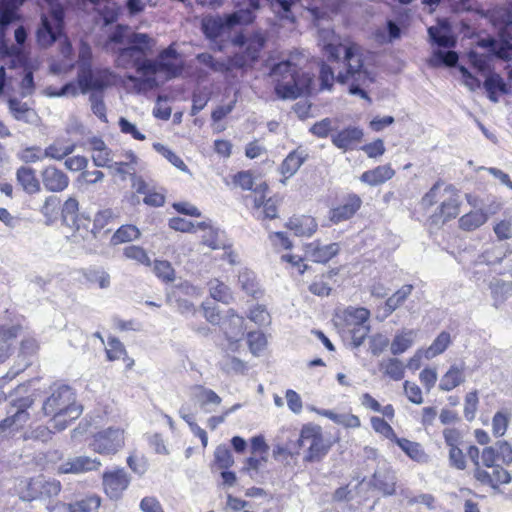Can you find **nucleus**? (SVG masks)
Wrapping results in <instances>:
<instances>
[{
	"label": "nucleus",
	"instance_id": "f257e3e1",
	"mask_svg": "<svg viewBox=\"0 0 512 512\" xmlns=\"http://www.w3.org/2000/svg\"><path fill=\"white\" fill-rule=\"evenodd\" d=\"M156 40L147 33L134 32L126 38L125 47H113L115 64L119 68H135L140 75L165 74L167 79L178 77L183 71V65L177 63L179 53L171 44L163 49L156 59H149L153 52Z\"/></svg>",
	"mask_w": 512,
	"mask_h": 512
},
{
	"label": "nucleus",
	"instance_id": "f03ea898",
	"mask_svg": "<svg viewBox=\"0 0 512 512\" xmlns=\"http://www.w3.org/2000/svg\"><path fill=\"white\" fill-rule=\"evenodd\" d=\"M343 69L336 75V81L340 84L349 83V93L358 95L370 101L367 92L363 89L373 82L372 73L364 66L363 48L354 42L344 41V48L341 50L340 60Z\"/></svg>",
	"mask_w": 512,
	"mask_h": 512
},
{
	"label": "nucleus",
	"instance_id": "7ed1b4c3",
	"mask_svg": "<svg viewBox=\"0 0 512 512\" xmlns=\"http://www.w3.org/2000/svg\"><path fill=\"white\" fill-rule=\"evenodd\" d=\"M42 411L46 416H52L53 427L62 431L80 417L82 406L77 403L74 389L60 384L50 388V395L43 402Z\"/></svg>",
	"mask_w": 512,
	"mask_h": 512
},
{
	"label": "nucleus",
	"instance_id": "20e7f679",
	"mask_svg": "<svg viewBox=\"0 0 512 512\" xmlns=\"http://www.w3.org/2000/svg\"><path fill=\"white\" fill-rule=\"evenodd\" d=\"M236 11L224 16L207 15L201 21V28L208 39L214 40L229 32L238 24H249L259 9V0H234Z\"/></svg>",
	"mask_w": 512,
	"mask_h": 512
},
{
	"label": "nucleus",
	"instance_id": "39448f33",
	"mask_svg": "<svg viewBox=\"0 0 512 512\" xmlns=\"http://www.w3.org/2000/svg\"><path fill=\"white\" fill-rule=\"evenodd\" d=\"M276 82L275 91L283 99H295L299 97L305 87V82L300 79L298 67L289 60L275 64L269 74Z\"/></svg>",
	"mask_w": 512,
	"mask_h": 512
},
{
	"label": "nucleus",
	"instance_id": "423d86ee",
	"mask_svg": "<svg viewBox=\"0 0 512 512\" xmlns=\"http://www.w3.org/2000/svg\"><path fill=\"white\" fill-rule=\"evenodd\" d=\"M484 467L474 469V478L483 485L498 489L502 484H508L512 480L511 474L501 465L496 464L495 454L492 448H484L481 454Z\"/></svg>",
	"mask_w": 512,
	"mask_h": 512
},
{
	"label": "nucleus",
	"instance_id": "0eeeda50",
	"mask_svg": "<svg viewBox=\"0 0 512 512\" xmlns=\"http://www.w3.org/2000/svg\"><path fill=\"white\" fill-rule=\"evenodd\" d=\"M298 445L306 448L304 461L320 462L329 452L331 443L322 434V429L318 425H304L300 432Z\"/></svg>",
	"mask_w": 512,
	"mask_h": 512
},
{
	"label": "nucleus",
	"instance_id": "6e6552de",
	"mask_svg": "<svg viewBox=\"0 0 512 512\" xmlns=\"http://www.w3.org/2000/svg\"><path fill=\"white\" fill-rule=\"evenodd\" d=\"M232 42L235 46L245 47L243 52L237 53L232 58V65L237 68H247L259 58L266 38L261 31H257L250 37L240 33L234 37Z\"/></svg>",
	"mask_w": 512,
	"mask_h": 512
},
{
	"label": "nucleus",
	"instance_id": "1a4fd4ad",
	"mask_svg": "<svg viewBox=\"0 0 512 512\" xmlns=\"http://www.w3.org/2000/svg\"><path fill=\"white\" fill-rule=\"evenodd\" d=\"M125 444L124 430L118 427H108L93 434L89 448L100 455H114Z\"/></svg>",
	"mask_w": 512,
	"mask_h": 512
},
{
	"label": "nucleus",
	"instance_id": "9d476101",
	"mask_svg": "<svg viewBox=\"0 0 512 512\" xmlns=\"http://www.w3.org/2000/svg\"><path fill=\"white\" fill-rule=\"evenodd\" d=\"M115 75L109 69L93 70L90 67H82L78 72V85L83 94L88 91L99 93L113 84Z\"/></svg>",
	"mask_w": 512,
	"mask_h": 512
},
{
	"label": "nucleus",
	"instance_id": "9b49d317",
	"mask_svg": "<svg viewBox=\"0 0 512 512\" xmlns=\"http://www.w3.org/2000/svg\"><path fill=\"white\" fill-rule=\"evenodd\" d=\"M34 400L31 397L19 398L12 402L8 410V416L0 421V436H6L7 432L22 428L30 419L27 411L32 407Z\"/></svg>",
	"mask_w": 512,
	"mask_h": 512
},
{
	"label": "nucleus",
	"instance_id": "f8f14e48",
	"mask_svg": "<svg viewBox=\"0 0 512 512\" xmlns=\"http://www.w3.org/2000/svg\"><path fill=\"white\" fill-rule=\"evenodd\" d=\"M369 316L370 312L366 308L348 309L346 311L345 320L348 326H353L349 331L355 347L361 346L370 332V326L367 324Z\"/></svg>",
	"mask_w": 512,
	"mask_h": 512
},
{
	"label": "nucleus",
	"instance_id": "ddd939ff",
	"mask_svg": "<svg viewBox=\"0 0 512 512\" xmlns=\"http://www.w3.org/2000/svg\"><path fill=\"white\" fill-rule=\"evenodd\" d=\"M130 481V476L123 468H115L102 474L103 490L111 500L120 499Z\"/></svg>",
	"mask_w": 512,
	"mask_h": 512
},
{
	"label": "nucleus",
	"instance_id": "4468645a",
	"mask_svg": "<svg viewBox=\"0 0 512 512\" xmlns=\"http://www.w3.org/2000/svg\"><path fill=\"white\" fill-rule=\"evenodd\" d=\"M63 21L59 14L51 19L42 17L41 24L37 29V42L41 47H49L62 36Z\"/></svg>",
	"mask_w": 512,
	"mask_h": 512
},
{
	"label": "nucleus",
	"instance_id": "2eb2a0df",
	"mask_svg": "<svg viewBox=\"0 0 512 512\" xmlns=\"http://www.w3.org/2000/svg\"><path fill=\"white\" fill-rule=\"evenodd\" d=\"M221 329L229 343L228 349L235 352L238 342L244 335L243 317L237 315L233 309H229L226 318L222 321Z\"/></svg>",
	"mask_w": 512,
	"mask_h": 512
},
{
	"label": "nucleus",
	"instance_id": "dca6fc26",
	"mask_svg": "<svg viewBox=\"0 0 512 512\" xmlns=\"http://www.w3.org/2000/svg\"><path fill=\"white\" fill-rule=\"evenodd\" d=\"M102 463L97 457L80 455L68 458L58 466L60 474H83L92 471H98Z\"/></svg>",
	"mask_w": 512,
	"mask_h": 512
},
{
	"label": "nucleus",
	"instance_id": "f3484780",
	"mask_svg": "<svg viewBox=\"0 0 512 512\" xmlns=\"http://www.w3.org/2000/svg\"><path fill=\"white\" fill-rule=\"evenodd\" d=\"M318 45L329 61L338 62L340 60L344 42H341L339 36L332 29L320 28L318 30Z\"/></svg>",
	"mask_w": 512,
	"mask_h": 512
},
{
	"label": "nucleus",
	"instance_id": "a211bd4d",
	"mask_svg": "<svg viewBox=\"0 0 512 512\" xmlns=\"http://www.w3.org/2000/svg\"><path fill=\"white\" fill-rule=\"evenodd\" d=\"M79 203L76 198L69 197L63 204L61 216L63 223L74 229L79 235L82 233L84 223L91 224V219L84 214H79Z\"/></svg>",
	"mask_w": 512,
	"mask_h": 512
},
{
	"label": "nucleus",
	"instance_id": "6ab92c4d",
	"mask_svg": "<svg viewBox=\"0 0 512 512\" xmlns=\"http://www.w3.org/2000/svg\"><path fill=\"white\" fill-rule=\"evenodd\" d=\"M371 484L386 496L395 493L396 476L388 463L385 461L378 462Z\"/></svg>",
	"mask_w": 512,
	"mask_h": 512
},
{
	"label": "nucleus",
	"instance_id": "aec40b11",
	"mask_svg": "<svg viewBox=\"0 0 512 512\" xmlns=\"http://www.w3.org/2000/svg\"><path fill=\"white\" fill-rule=\"evenodd\" d=\"M362 205L361 198L356 194H348L340 205L329 211V220L338 224L351 219Z\"/></svg>",
	"mask_w": 512,
	"mask_h": 512
},
{
	"label": "nucleus",
	"instance_id": "412c9836",
	"mask_svg": "<svg viewBox=\"0 0 512 512\" xmlns=\"http://www.w3.org/2000/svg\"><path fill=\"white\" fill-rule=\"evenodd\" d=\"M40 176L44 188L49 192H62L70 182L68 175L54 165L45 167Z\"/></svg>",
	"mask_w": 512,
	"mask_h": 512
},
{
	"label": "nucleus",
	"instance_id": "4be33fe9",
	"mask_svg": "<svg viewBox=\"0 0 512 512\" xmlns=\"http://www.w3.org/2000/svg\"><path fill=\"white\" fill-rule=\"evenodd\" d=\"M101 504V498L97 495H90L74 503L57 502L47 506L50 512H97Z\"/></svg>",
	"mask_w": 512,
	"mask_h": 512
},
{
	"label": "nucleus",
	"instance_id": "5701e85b",
	"mask_svg": "<svg viewBox=\"0 0 512 512\" xmlns=\"http://www.w3.org/2000/svg\"><path fill=\"white\" fill-rule=\"evenodd\" d=\"M339 251L340 246L338 243L322 245L320 241L316 240L305 245L306 258L315 263H327L336 256Z\"/></svg>",
	"mask_w": 512,
	"mask_h": 512
},
{
	"label": "nucleus",
	"instance_id": "b1692460",
	"mask_svg": "<svg viewBox=\"0 0 512 512\" xmlns=\"http://www.w3.org/2000/svg\"><path fill=\"white\" fill-rule=\"evenodd\" d=\"M19 324L0 326V364L4 363L14 352L15 341L22 334Z\"/></svg>",
	"mask_w": 512,
	"mask_h": 512
},
{
	"label": "nucleus",
	"instance_id": "393cba45",
	"mask_svg": "<svg viewBox=\"0 0 512 512\" xmlns=\"http://www.w3.org/2000/svg\"><path fill=\"white\" fill-rule=\"evenodd\" d=\"M490 22L499 30L500 38L512 40V11L503 6L488 11Z\"/></svg>",
	"mask_w": 512,
	"mask_h": 512
},
{
	"label": "nucleus",
	"instance_id": "a878e982",
	"mask_svg": "<svg viewBox=\"0 0 512 512\" xmlns=\"http://www.w3.org/2000/svg\"><path fill=\"white\" fill-rule=\"evenodd\" d=\"M440 215L443 217V222L455 218L459 214V195L457 190L449 185L443 188L441 195Z\"/></svg>",
	"mask_w": 512,
	"mask_h": 512
},
{
	"label": "nucleus",
	"instance_id": "bb28decb",
	"mask_svg": "<svg viewBox=\"0 0 512 512\" xmlns=\"http://www.w3.org/2000/svg\"><path fill=\"white\" fill-rule=\"evenodd\" d=\"M195 401L205 413H212L222 403L221 397L211 389L202 385L192 387Z\"/></svg>",
	"mask_w": 512,
	"mask_h": 512
},
{
	"label": "nucleus",
	"instance_id": "cd10ccee",
	"mask_svg": "<svg viewBox=\"0 0 512 512\" xmlns=\"http://www.w3.org/2000/svg\"><path fill=\"white\" fill-rule=\"evenodd\" d=\"M27 55L23 48L9 45L5 36L0 35V61L10 68H17V65H25Z\"/></svg>",
	"mask_w": 512,
	"mask_h": 512
},
{
	"label": "nucleus",
	"instance_id": "c85d7f7f",
	"mask_svg": "<svg viewBox=\"0 0 512 512\" xmlns=\"http://www.w3.org/2000/svg\"><path fill=\"white\" fill-rule=\"evenodd\" d=\"M307 157L308 154L303 149L293 150L287 155L279 168L280 173L285 177V179L281 181L283 184L286 183L287 179L296 174L299 168L306 161Z\"/></svg>",
	"mask_w": 512,
	"mask_h": 512
},
{
	"label": "nucleus",
	"instance_id": "c756f323",
	"mask_svg": "<svg viewBox=\"0 0 512 512\" xmlns=\"http://www.w3.org/2000/svg\"><path fill=\"white\" fill-rule=\"evenodd\" d=\"M8 108L13 118L17 121H22L31 125L36 124L38 121L36 111L26 102H22L17 98H10L8 100Z\"/></svg>",
	"mask_w": 512,
	"mask_h": 512
},
{
	"label": "nucleus",
	"instance_id": "7c9ffc66",
	"mask_svg": "<svg viewBox=\"0 0 512 512\" xmlns=\"http://www.w3.org/2000/svg\"><path fill=\"white\" fill-rule=\"evenodd\" d=\"M363 137L362 129L358 127H348L332 135V143L339 149L347 151L353 145L360 142Z\"/></svg>",
	"mask_w": 512,
	"mask_h": 512
},
{
	"label": "nucleus",
	"instance_id": "2f4dec72",
	"mask_svg": "<svg viewBox=\"0 0 512 512\" xmlns=\"http://www.w3.org/2000/svg\"><path fill=\"white\" fill-rule=\"evenodd\" d=\"M465 365L462 363L461 365L453 364L450 366L448 371L441 377L439 383V389L441 391H451L454 388L465 382Z\"/></svg>",
	"mask_w": 512,
	"mask_h": 512
},
{
	"label": "nucleus",
	"instance_id": "473e14b6",
	"mask_svg": "<svg viewBox=\"0 0 512 512\" xmlns=\"http://www.w3.org/2000/svg\"><path fill=\"white\" fill-rule=\"evenodd\" d=\"M286 226L288 229L293 231L295 235L308 237L313 235L318 228L316 220L307 215L290 218Z\"/></svg>",
	"mask_w": 512,
	"mask_h": 512
},
{
	"label": "nucleus",
	"instance_id": "72a5a7b5",
	"mask_svg": "<svg viewBox=\"0 0 512 512\" xmlns=\"http://www.w3.org/2000/svg\"><path fill=\"white\" fill-rule=\"evenodd\" d=\"M394 174L395 171L390 165H381L362 173L360 181L369 186H377L390 180Z\"/></svg>",
	"mask_w": 512,
	"mask_h": 512
},
{
	"label": "nucleus",
	"instance_id": "f704fd0d",
	"mask_svg": "<svg viewBox=\"0 0 512 512\" xmlns=\"http://www.w3.org/2000/svg\"><path fill=\"white\" fill-rule=\"evenodd\" d=\"M17 182L21 185L23 190L28 194H35L40 192V182L36 177V172L33 168L21 166L16 172Z\"/></svg>",
	"mask_w": 512,
	"mask_h": 512
},
{
	"label": "nucleus",
	"instance_id": "c9c22d12",
	"mask_svg": "<svg viewBox=\"0 0 512 512\" xmlns=\"http://www.w3.org/2000/svg\"><path fill=\"white\" fill-rule=\"evenodd\" d=\"M76 148L74 143L63 139H56L44 149L46 158L61 161L72 154Z\"/></svg>",
	"mask_w": 512,
	"mask_h": 512
},
{
	"label": "nucleus",
	"instance_id": "e433bc0d",
	"mask_svg": "<svg viewBox=\"0 0 512 512\" xmlns=\"http://www.w3.org/2000/svg\"><path fill=\"white\" fill-rule=\"evenodd\" d=\"M508 38H501V41H496L493 38L483 39L479 42V45L484 48H488L493 55L503 59H512V44L509 43Z\"/></svg>",
	"mask_w": 512,
	"mask_h": 512
},
{
	"label": "nucleus",
	"instance_id": "4c0bfd02",
	"mask_svg": "<svg viewBox=\"0 0 512 512\" xmlns=\"http://www.w3.org/2000/svg\"><path fill=\"white\" fill-rule=\"evenodd\" d=\"M38 500H47L59 495L62 489L61 482L55 478L38 475Z\"/></svg>",
	"mask_w": 512,
	"mask_h": 512
},
{
	"label": "nucleus",
	"instance_id": "58836bf2",
	"mask_svg": "<svg viewBox=\"0 0 512 512\" xmlns=\"http://www.w3.org/2000/svg\"><path fill=\"white\" fill-rule=\"evenodd\" d=\"M113 217L114 213L110 209L99 211L94 217L92 228L87 222L84 223L80 237L86 239L90 234L95 236Z\"/></svg>",
	"mask_w": 512,
	"mask_h": 512
},
{
	"label": "nucleus",
	"instance_id": "ea45409f",
	"mask_svg": "<svg viewBox=\"0 0 512 512\" xmlns=\"http://www.w3.org/2000/svg\"><path fill=\"white\" fill-rule=\"evenodd\" d=\"M416 337V331L413 329H404L395 335L390 350L393 355H400L410 348Z\"/></svg>",
	"mask_w": 512,
	"mask_h": 512
},
{
	"label": "nucleus",
	"instance_id": "a19ab883",
	"mask_svg": "<svg viewBox=\"0 0 512 512\" xmlns=\"http://www.w3.org/2000/svg\"><path fill=\"white\" fill-rule=\"evenodd\" d=\"M490 290L494 300L495 306L503 303L506 299L512 296V282L504 281L502 279H493L490 282Z\"/></svg>",
	"mask_w": 512,
	"mask_h": 512
},
{
	"label": "nucleus",
	"instance_id": "79ce46f5",
	"mask_svg": "<svg viewBox=\"0 0 512 512\" xmlns=\"http://www.w3.org/2000/svg\"><path fill=\"white\" fill-rule=\"evenodd\" d=\"M38 476L19 481L17 493L22 501L32 502L38 500Z\"/></svg>",
	"mask_w": 512,
	"mask_h": 512
},
{
	"label": "nucleus",
	"instance_id": "37998d69",
	"mask_svg": "<svg viewBox=\"0 0 512 512\" xmlns=\"http://www.w3.org/2000/svg\"><path fill=\"white\" fill-rule=\"evenodd\" d=\"M394 442L412 459L417 462H425L427 455L421 445L405 438L396 437Z\"/></svg>",
	"mask_w": 512,
	"mask_h": 512
},
{
	"label": "nucleus",
	"instance_id": "c03bdc74",
	"mask_svg": "<svg viewBox=\"0 0 512 512\" xmlns=\"http://www.w3.org/2000/svg\"><path fill=\"white\" fill-rule=\"evenodd\" d=\"M413 286L410 284L403 285L397 290L392 296H390L385 302V312L387 315L392 314L397 308H399L406 299L411 295Z\"/></svg>",
	"mask_w": 512,
	"mask_h": 512
},
{
	"label": "nucleus",
	"instance_id": "a18cd8bd",
	"mask_svg": "<svg viewBox=\"0 0 512 512\" xmlns=\"http://www.w3.org/2000/svg\"><path fill=\"white\" fill-rule=\"evenodd\" d=\"M487 221V215L481 210L471 211L459 219V226L465 231H472Z\"/></svg>",
	"mask_w": 512,
	"mask_h": 512
},
{
	"label": "nucleus",
	"instance_id": "49530a36",
	"mask_svg": "<svg viewBox=\"0 0 512 512\" xmlns=\"http://www.w3.org/2000/svg\"><path fill=\"white\" fill-rule=\"evenodd\" d=\"M140 237V230L134 225H122L118 228L111 237L112 245H119L122 243L136 240Z\"/></svg>",
	"mask_w": 512,
	"mask_h": 512
},
{
	"label": "nucleus",
	"instance_id": "de8ad7c7",
	"mask_svg": "<svg viewBox=\"0 0 512 512\" xmlns=\"http://www.w3.org/2000/svg\"><path fill=\"white\" fill-rule=\"evenodd\" d=\"M53 435V431L45 425L29 426L22 434L24 441L48 442Z\"/></svg>",
	"mask_w": 512,
	"mask_h": 512
},
{
	"label": "nucleus",
	"instance_id": "09e8293b",
	"mask_svg": "<svg viewBox=\"0 0 512 512\" xmlns=\"http://www.w3.org/2000/svg\"><path fill=\"white\" fill-rule=\"evenodd\" d=\"M380 369L395 381H399L404 377L405 367L398 358H390L380 363Z\"/></svg>",
	"mask_w": 512,
	"mask_h": 512
},
{
	"label": "nucleus",
	"instance_id": "8fccbe9b",
	"mask_svg": "<svg viewBox=\"0 0 512 512\" xmlns=\"http://www.w3.org/2000/svg\"><path fill=\"white\" fill-rule=\"evenodd\" d=\"M209 292L214 300L228 304L232 299L230 289L227 285L218 279H212L208 282Z\"/></svg>",
	"mask_w": 512,
	"mask_h": 512
},
{
	"label": "nucleus",
	"instance_id": "3c124183",
	"mask_svg": "<svg viewBox=\"0 0 512 512\" xmlns=\"http://www.w3.org/2000/svg\"><path fill=\"white\" fill-rule=\"evenodd\" d=\"M83 276L89 283L98 284L101 289H107L111 284L109 273L101 268L85 270Z\"/></svg>",
	"mask_w": 512,
	"mask_h": 512
},
{
	"label": "nucleus",
	"instance_id": "603ef678",
	"mask_svg": "<svg viewBox=\"0 0 512 512\" xmlns=\"http://www.w3.org/2000/svg\"><path fill=\"white\" fill-rule=\"evenodd\" d=\"M451 342V337L448 332H441L433 343L425 351V357L427 359L434 358L435 356L443 353Z\"/></svg>",
	"mask_w": 512,
	"mask_h": 512
},
{
	"label": "nucleus",
	"instance_id": "864d4df0",
	"mask_svg": "<svg viewBox=\"0 0 512 512\" xmlns=\"http://www.w3.org/2000/svg\"><path fill=\"white\" fill-rule=\"evenodd\" d=\"M488 448L494 450L495 462L501 461L505 465L512 463V445L507 441H497L493 446H489Z\"/></svg>",
	"mask_w": 512,
	"mask_h": 512
},
{
	"label": "nucleus",
	"instance_id": "5fc2aeb1",
	"mask_svg": "<svg viewBox=\"0 0 512 512\" xmlns=\"http://www.w3.org/2000/svg\"><path fill=\"white\" fill-rule=\"evenodd\" d=\"M428 34L430 39L440 47L450 48L455 46V38L447 32L442 31L438 27H429Z\"/></svg>",
	"mask_w": 512,
	"mask_h": 512
},
{
	"label": "nucleus",
	"instance_id": "6e6d98bb",
	"mask_svg": "<svg viewBox=\"0 0 512 512\" xmlns=\"http://www.w3.org/2000/svg\"><path fill=\"white\" fill-rule=\"evenodd\" d=\"M196 60L214 72L225 73L230 70L229 65L225 61L217 60L211 54L206 52L198 54L196 56Z\"/></svg>",
	"mask_w": 512,
	"mask_h": 512
},
{
	"label": "nucleus",
	"instance_id": "4d7b16f0",
	"mask_svg": "<svg viewBox=\"0 0 512 512\" xmlns=\"http://www.w3.org/2000/svg\"><path fill=\"white\" fill-rule=\"evenodd\" d=\"M153 272L163 282H172L175 279V270L171 263L166 260H155Z\"/></svg>",
	"mask_w": 512,
	"mask_h": 512
},
{
	"label": "nucleus",
	"instance_id": "13d9d810",
	"mask_svg": "<svg viewBox=\"0 0 512 512\" xmlns=\"http://www.w3.org/2000/svg\"><path fill=\"white\" fill-rule=\"evenodd\" d=\"M268 190V185L265 182H261L255 185V188L252 190V193L245 197L247 203H251L252 207L255 209L261 208L266 199V193Z\"/></svg>",
	"mask_w": 512,
	"mask_h": 512
},
{
	"label": "nucleus",
	"instance_id": "bf43d9fd",
	"mask_svg": "<svg viewBox=\"0 0 512 512\" xmlns=\"http://www.w3.org/2000/svg\"><path fill=\"white\" fill-rule=\"evenodd\" d=\"M220 368L227 374L230 373H244L247 369L246 363L239 358L226 355L219 362Z\"/></svg>",
	"mask_w": 512,
	"mask_h": 512
},
{
	"label": "nucleus",
	"instance_id": "052dcab7",
	"mask_svg": "<svg viewBox=\"0 0 512 512\" xmlns=\"http://www.w3.org/2000/svg\"><path fill=\"white\" fill-rule=\"evenodd\" d=\"M510 422V414L503 411L495 413L492 419V432L495 437L503 436Z\"/></svg>",
	"mask_w": 512,
	"mask_h": 512
},
{
	"label": "nucleus",
	"instance_id": "680f3d73",
	"mask_svg": "<svg viewBox=\"0 0 512 512\" xmlns=\"http://www.w3.org/2000/svg\"><path fill=\"white\" fill-rule=\"evenodd\" d=\"M215 463L220 469H228L234 464L231 451L225 445H219L214 452Z\"/></svg>",
	"mask_w": 512,
	"mask_h": 512
},
{
	"label": "nucleus",
	"instance_id": "e2e57ef3",
	"mask_svg": "<svg viewBox=\"0 0 512 512\" xmlns=\"http://www.w3.org/2000/svg\"><path fill=\"white\" fill-rule=\"evenodd\" d=\"M59 205H60L59 197H57L55 195H50L45 199V201L40 209V212L47 219V221H53L58 214Z\"/></svg>",
	"mask_w": 512,
	"mask_h": 512
},
{
	"label": "nucleus",
	"instance_id": "0e129e2a",
	"mask_svg": "<svg viewBox=\"0 0 512 512\" xmlns=\"http://www.w3.org/2000/svg\"><path fill=\"white\" fill-rule=\"evenodd\" d=\"M154 149L162 154L172 165H174L176 168H178L181 171H188L187 165L183 162V160L176 155L173 151L165 147L164 145L160 143H155L153 145Z\"/></svg>",
	"mask_w": 512,
	"mask_h": 512
},
{
	"label": "nucleus",
	"instance_id": "69168bd1",
	"mask_svg": "<svg viewBox=\"0 0 512 512\" xmlns=\"http://www.w3.org/2000/svg\"><path fill=\"white\" fill-rule=\"evenodd\" d=\"M126 354V349L119 339L116 337H110L108 339V347L106 348L108 360L115 361L126 356Z\"/></svg>",
	"mask_w": 512,
	"mask_h": 512
},
{
	"label": "nucleus",
	"instance_id": "338daca9",
	"mask_svg": "<svg viewBox=\"0 0 512 512\" xmlns=\"http://www.w3.org/2000/svg\"><path fill=\"white\" fill-rule=\"evenodd\" d=\"M458 62V55L454 51H442L437 50L434 52L433 57L431 59V63L433 65H441L444 64L449 67H453Z\"/></svg>",
	"mask_w": 512,
	"mask_h": 512
},
{
	"label": "nucleus",
	"instance_id": "774afa93",
	"mask_svg": "<svg viewBox=\"0 0 512 512\" xmlns=\"http://www.w3.org/2000/svg\"><path fill=\"white\" fill-rule=\"evenodd\" d=\"M124 256L128 259L135 260L140 264L149 266L151 264L150 258L146 251L140 246H127L124 248Z\"/></svg>",
	"mask_w": 512,
	"mask_h": 512
}]
</instances>
